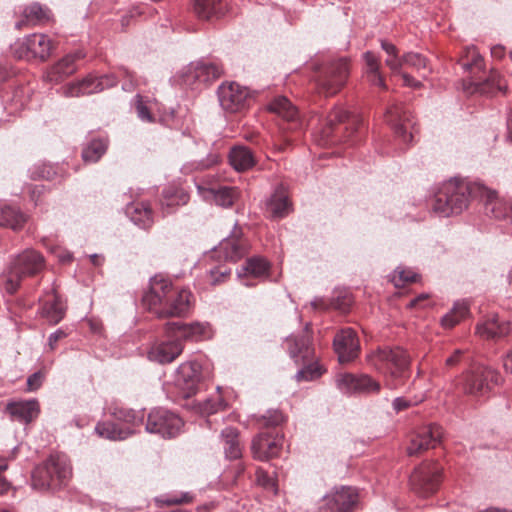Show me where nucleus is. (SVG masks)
<instances>
[{"mask_svg":"<svg viewBox=\"0 0 512 512\" xmlns=\"http://www.w3.org/2000/svg\"><path fill=\"white\" fill-rule=\"evenodd\" d=\"M367 362L385 377L386 385L396 389L409 376L410 356L401 347L381 348L367 355Z\"/></svg>","mask_w":512,"mask_h":512,"instance_id":"obj_1","label":"nucleus"},{"mask_svg":"<svg viewBox=\"0 0 512 512\" xmlns=\"http://www.w3.org/2000/svg\"><path fill=\"white\" fill-rule=\"evenodd\" d=\"M44 268V257L33 249H27L12 259L0 275V286L9 294L15 293L21 281L38 274Z\"/></svg>","mask_w":512,"mask_h":512,"instance_id":"obj_2","label":"nucleus"},{"mask_svg":"<svg viewBox=\"0 0 512 512\" xmlns=\"http://www.w3.org/2000/svg\"><path fill=\"white\" fill-rule=\"evenodd\" d=\"M473 193L470 185L459 179H451L444 183L435 195L432 209L442 217L462 212L468 205L469 196Z\"/></svg>","mask_w":512,"mask_h":512,"instance_id":"obj_3","label":"nucleus"},{"mask_svg":"<svg viewBox=\"0 0 512 512\" xmlns=\"http://www.w3.org/2000/svg\"><path fill=\"white\" fill-rule=\"evenodd\" d=\"M71 475L72 469L68 458L63 454H54L35 468L32 486L38 490L57 489L65 486Z\"/></svg>","mask_w":512,"mask_h":512,"instance_id":"obj_4","label":"nucleus"},{"mask_svg":"<svg viewBox=\"0 0 512 512\" xmlns=\"http://www.w3.org/2000/svg\"><path fill=\"white\" fill-rule=\"evenodd\" d=\"M309 325L307 324L305 330L299 335H292L286 339L287 349L290 357L296 363L306 364L299 370L295 377L297 381H310L318 378L321 374V368L313 364L314 351L311 346V336L308 331Z\"/></svg>","mask_w":512,"mask_h":512,"instance_id":"obj_5","label":"nucleus"},{"mask_svg":"<svg viewBox=\"0 0 512 512\" xmlns=\"http://www.w3.org/2000/svg\"><path fill=\"white\" fill-rule=\"evenodd\" d=\"M501 382L502 378L497 370L477 364L463 373L460 387L464 394L480 398L487 395L494 386Z\"/></svg>","mask_w":512,"mask_h":512,"instance_id":"obj_6","label":"nucleus"},{"mask_svg":"<svg viewBox=\"0 0 512 512\" xmlns=\"http://www.w3.org/2000/svg\"><path fill=\"white\" fill-rule=\"evenodd\" d=\"M442 473L443 467L437 462H423L410 476V484L413 491L421 497H428L434 494L440 486Z\"/></svg>","mask_w":512,"mask_h":512,"instance_id":"obj_7","label":"nucleus"},{"mask_svg":"<svg viewBox=\"0 0 512 512\" xmlns=\"http://www.w3.org/2000/svg\"><path fill=\"white\" fill-rule=\"evenodd\" d=\"M348 76V60L340 58L327 65L317 80V86L326 96H332L345 85Z\"/></svg>","mask_w":512,"mask_h":512,"instance_id":"obj_8","label":"nucleus"},{"mask_svg":"<svg viewBox=\"0 0 512 512\" xmlns=\"http://www.w3.org/2000/svg\"><path fill=\"white\" fill-rule=\"evenodd\" d=\"M183 427L182 419L175 413L163 408L153 409L147 418L146 430L163 438L177 436Z\"/></svg>","mask_w":512,"mask_h":512,"instance_id":"obj_9","label":"nucleus"},{"mask_svg":"<svg viewBox=\"0 0 512 512\" xmlns=\"http://www.w3.org/2000/svg\"><path fill=\"white\" fill-rule=\"evenodd\" d=\"M223 74V68L214 62H192L181 72L180 78L184 85L198 87L218 79Z\"/></svg>","mask_w":512,"mask_h":512,"instance_id":"obj_10","label":"nucleus"},{"mask_svg":"<svg viewBox=\"0 0 512 512\" xmlns=\"http://www.w3.org/2000/svg\"><path fill=\"white\" fill-rule=\"evenodd\" d=\"M167 338H176L183 341L198 342L212 337V328L208 323L203 322H167L164 326Z\"/></svg>","mask_w":512,"mask_h":512,"instance_id":"obj_11","label":"nucleus"},{"mask_svg":"<svg viewBox=\"0 0 512 512\" xmlns=\"http://www.w3.org/2000/svg\"><path fill=\"white\" fill-rule=\"evenodd\" d=\"M358 501V492L355 488L341 486L334 488L321 500L319 512H352Z\"/></svg>","mask_w":512,"mask_h":512,"instance_id":"obj_12","label":"nucleus"},{"mask_svg":"<svg viewBox=\"0 0 512 512\" xmlns=\"http://www.w3.org/2000/svg\"><path fill=\"white\" fill-rule=\"evenodd\" d=\"M442 437L443 429L437 424L420 427L409 435L407 453L409 456H416L430 448H435Z\"/></svg>","mask_w":512,"mask_h":512,"instance_id":"obj_13","label":"nucleus"},{"mask_svg":"<svg viewBox=\"0 0 512 512\" xmlns=\"http://www.w3.org/2000/svg\"><path fill=\"white\" fill-rule=\"evenodd\" d=\"M385 119L403 142L408 143L413 140L416 132L415 122L410 110L406 106L402 104L390 106L385 113Z\"/></svg>","mask_w":512,"mask_h":512,"instance_id":"obj_14","label":"nucleus"},{"mask_svg":"<svg viewBox=\"0 0 512 512\" xmlns=\"http://www.w3.org/2000/svg\"><path fill=\"white\" fill-rule=\"evenodd\" d=\"M51 50L52 43L48 36L34 33L26 36L17 44L15 54L19 59L44 61L50 56Z\"/></svg>","mask_w":512,"mask_h":512,"instance_id":"obj_15","label":"nucleus"},{"mask_svg":"<svg viewBox=\"0 0 512 512\" xmlns=\"http://www.w3.org/2000/svg\"><path fill=\"white\" fill-rule=\"evenodd\" d=\"M118 82L114 74H107L101 77L88 76L81 81L73 82L63 88L66 97H80L98 93L104 89L116 86Z\"/></svg>","mask_w":512,"mask_h":512,"instance_id":"obj_16","label":"nucleus"},{"mask_svg":"<svg viewBox=\"0 0 512 512\" xmlns=\"http://www.w3.org/2000/svg\"><path fill=\"white\" fill-rule=\"evenodd\" d=\"M249 90L236 82H227L218 88L221 107L230 113L240 112L248 106Z\"/></svg>","mask_w":512,"mask_h":512,"instance_id":"obj_17","label":"nucleus"},{"mask_svg":"<svg viewBox=\"0 0 512 512\" xmlns=\"http://www.w3.org/2000/svg\"><path fill=\"white\" fill-rule=\"evenodd\" d=\"M191 297L189 290L176 287L155 314L159 318L185 316L191 307Z\"/></svg>","mask_w":512,"mask_h":512,"instance_id":"obj_18","label":"nucleus"},{"mask_svg":"<svg viewBox=\"0 0 512 512\" xmlns=\"http://www.w3.org/2000/svg\"><path fill=\"white\" fill-rule=\"evenodd\" d=\"M201 380V365L197 361L182 363L176 372L175 383L183 397L194 395Z\"/></svg>","mask_w":512,"mask_h":512,"instance_id":"obj_19","label":"nucleus"},{"mask_svg":"<svg viewBox=\"0 0 512 512\" xmlns=\"http://www.w3.org/2000/svg\"><path fill=\"white\" fill-rule=\"evenodd\" d=\"M333 347L340 363L354 360L360 348L356 332L351 328L342 329L334 336Z\"/></svg>","mask_w":512,"mask_h":512,"instance_id":"obj_20","label":"nucleus"},{"mask_svg":"<svg viewBox=\"0 0 512 512\" xmlns=\"http://www.w3.org/2000/svg\"><path fill=\"white\" fill-rule=\"evenodd\" d=\"M175 288L171 280L162 275H156L150 280V289L143 296V302L150 311L156 313V310L164 304L170 292L174 291Z\"/></svg>","mask_w":512,"mask_h":512,"instance_id":"obj_21","label":"nucleus"},{"mask_svg":"<svg viewBox=\"0 0 512 512\" xmlns=\"http://www.w3.org/2000/svg\"><path fill=\"white\" fill-rule=\"evenodd\" d=\"M283 446V437L268 432L259 433L252 440L251 450L254 458L264 461L279 455Z\"/></svg>","mask_w":512,"mask_h":512,"instance_id":"obj_22","label":"nucleus"},{"mask_svg":"<svg viewBox=\"0 0 512 512\" xmlns=\"http://www.w3.org/2000/svg\"><path fill=\"white\" fill-rule=\"evenodd\" d=\"M337 387L344 393H371L380 390L379 382L368 375L341 374L336 378Z\"/></svg>","mask_w":512,"mask_h":512,"instance_id":"obj_23","label":"nucleus"},{"mask_svg":"<svg viewBox=\"0 0 512 512\" xmlns=\"http://www.w3.org/2000/svg\"><path fill=\"white\" fill-rule=\"evenodd\" d=\"M184 345L176 338H168L166 341L154 343L147 352L150 361L159 364L173 362L183 352Z\"/></svg>","mask_w":512,"mask_h":512,"instance_id":"obj_24","label":"nucleus"},{"mask_svg":"<svg viewBox=\"0 0 512 512\" xmlns=\"http://www.w3.org/2000/svg\"><path fill=\"white\" fill-rule=\"evenodd\" d=\"M85 54L82 50L65 55L55 65H53L46 74V78L50 82H59L65 77L70 76L77 70L76 61L83 59Z\"/></svg>","mask_w":512,"mask_h":512,"instance_id":"obj_25","label":"nucleus"},{"mask_svg":"<svg viewBox=\"0 0 512 512\" xmlns=\"http://www.w3.org/2000/svg\"><path fill=\"white\" fill-rule=\"evenodd\" d=\"M199 194L207 200H213L221 207H230L239 197V190L236 187L221 186L218 189L197 186Z\"/></svg>","mask_w":512,"mask_h":512,"instance_id":"obj_26","label":"nucleus"},{"mask_svg":"<svg viewBox=\"0 0 512 512\" xmlns=\"http://www.w3.org/2000/svg\"><path fill=\"white\" fill-rule=\"evenodd\" d=\"M66 306L54 289L46 294L41 307V316L50 324H58L65 316Z\"/></svg>","mask_w":512,"mask_h":512,"instance_id":"obj_27","label":"nucleus"},{"mask_svg":"<svg viewBox=\"0 0 512 512\" xmlns=\"http://www.w3.org/2000/svg\"><path fill=\"white\" fill-rule=\"evenodd\" d=\"M247 249L248 244L246 240L240 237V231H235L232 236L224 239L220 243L218 252L222 254L226 260L236 262L246 254Z\"/></svg>","mask_w":512,"mask_h":512,"instance_id":"obj_28","label":"nucleus"},{"mask_svg":"<svg viewBox=\"0 0 512 512\" xmlns=\"http://www.w3.org/2000/svg\"><path fill=\"white\" fill-rule=\"evenodd\" d=\"M6 410L13 419L29 423L39 415L40 407L38 401L32 399L8 403Z\"/></svg>","mask_w":512,"mask_h":512,"instance_id":"obj_29","label":"nucleus"},{"mask_svg":"<svg viewBox=\"0 0 512 512\" xmlns=\"http://www.w3.org/2000/svg\"><path fill=\"white\" fill-rule=\"evenodd\" d=\"M481 196L486 198L485 211L495 219H508L510 208L504 200L499 199L494 191L485 187L480 188Z\"/></svg>","mask_w":512,"mask_h":512,"instance_id":"obj_30","label":"nucleus"},{"mask_svg":"<svg viewBox=\"0 0 512 512\" xmlns=\"http://www.w3.org/2000/svg\"><path fill=\"white\" fill-rule=\"evenodd\" d=\"M229 162L231 166L239 171H247L256 164L253 152L245 146H235L229 152Z\"/></svg>","mask_w":512,"mask_h":512,"instance_id":"obj_31","label":"nucleus"},{"mask_svg":"<svg viewBox=\"0 0 512 512\" xmlns=\"http://www.w3.org/2000/svg\"><path fill=\"white\" fill-rule=\"evenodd\" d=\"M224 453L227 459H238L242 455V447L239 440V431L233 427H226L221 432Z\"/></svg>","mask_w":512,"mask_h":512,"instance_id":"obj_32","label":"nucleus"},{"mask_svg":"<svg viewBox=\"0 0 512 512\" xmlns=\"http://www.w3.org/2000/svg\"><path fill=\"white\" fill-rule=\"evenodd\" d=\"M364 74L367 80L375 86L386 89V84L380 73V58L373 52L367 51L363 54Z\"/></svg>","mask_w":512,"mask_h":512,"instance_id":"obj_33","label":"nucleus"},{"mask_svg":"<svg viewBox=\"0 0 512 512\" xmlns=\"http://www.w3.org/2000/svg\"><path fill=\"white\" fill-rule=\"evenodd\" d=\"M126 213L131 221L141 228H149L153 223V212L148 203H132L127 206Z\"/></svg>","mask_w":512,"mask_h":512,"instance_id":"obj_34","label":"nucleus"},{"mask_svg":"<svg viewBox=\"0 0 512 512\" xmlns=\"http://www.w3.org/2000/svg\"><path fill=\"white\" fill-rule=\"evenodd\" d=\"M193 10L197 17L204 20L224 14L221 0H195Z\"/></svg>","mask_w":512,"mask_h":512,"instance_id":"obj_35","label":"nucleus"},{"mask_svg":"<svg viewBox=\"0 0 512 512\" xmlns=\"http://www.w3.org/2000/svg\"><path fill=\"white\" fill-rule=\"evenodd\" d=\"M267 210L273 218H283L291 210L288 196L283 190H277L267 202Z\"/></svg>","mask_w":512,"mask_h":512,"instance_id":"obj_36","label":"nucleus"},{"mask_svg":"<svg viewBox=\"0 0 512 512\" xmlns=\"http://www.w3.org/2000/svg\"><path fill=\"white\" fill-rule=\"evenodd\" d=\"M26 220V216L15 207L4 206L0 211V226L2 227H8L15 231L20 230Z\"/></svg>","mask_w":512,"mask_h":512,"instance_id":"obj_37","label":"nucleus"},{"mask_svg":"<svg viewBox=\"0 0 512 512\" xmlns=\"http://www.w3.org/2000/svg\"><path fill=\"white\" fill-rule=\"evenodd\" d=\"M269 263L261 258V257H252L249 258L245 265L242 267L240 271H238V276H251L253 278H263L268 275Z\"/></svg>","mask_w":512,"mask_h":512,"instance_id":"obj_38","label":"nucleus"},{"mask_svg":"<svg viewBox=\"0 0 512 512\" xmlns=\"http://www.w3.org/2000/svg\"><path fill=\"white\" fill-rule=\"evenodd\" d=\"M269 110L287 121L298 117L297 108L284 96L276 97L270 104Z\"/></svg>","mask_w":512,"mask_h":512,"instance_id":"obj_39","label":"nucleus"},{"mask_svg":"<svg viewBox=\"0 0 512 512\" xmlns=\"http://www.w3.org/2000/svg\"><path fill=\"white\" fill-rule=\"evenodd\" d=\"M95 431L99 436L109 440H124L132 431L129 429H121L115 423L112 422H101L95 427Z\"/></svg>","mask_w":512,"mask_h":512,"instance_id":"obj_40","label":"nucleus"},{"mask_svg":"<svg viewBox=\"0 0 512 512\" xmlns=\"http://www.w3.org/2000/svg\"><path fill=\"white\" fill-rule=\"evenodd\" d=\"M189 195L181 189L168 188L163 191V197L161 199V206L163 209L167 208V213H170V209L184 205L188 202Z\"/></svg>","mask_w":512,"mask_h":512,"instance_id":"obj_41","label":"nucleus"},{"mask_svg":"<svg viewBox=\"0 0 512 512\" xmlns=\"http://www.w3.org/2000/svg\"><path fill=\"white\" fill-rule=\"evenodd\" d=\"M507 85L505 80L502 79L501 75L496 70H491L488 78L481 83H478L476 90L481 93H494L496 91L505 92Z\"/></svg>","mask_w":512,"mask_h":512,"instance_id":"obj_42","label":"nucleus"},{"mask_svg":"<svg viewBox=\"0 0 512 512\" xmlns=\"http://www.w3.org/2000/svg\"><path fill=\"white\" fill-rule=\"evenodd\" d=\"M107 141L105 139H93L82 151V158L85 162H97L106 152Z\"/></svg>","mask_w":512,"mask_h":512,"instance_id":"obj_43","label":"nucleus"},{"mask_svg":"<svg viewBox=\"0 0 512 512\" xmlns=\"http://www.w3.org/2000/svg\"><path fill=\"white\" fill-rule=\"evenodd\" d=\"M469 307L466 301H458L453 308L441 320L445 328H452L468 314Z\"/></svg>","mask_w":512,"mask_h":512,"instance_id":"obj_44","label":"nucleus"},{"mask_svg":"<svg viewBox=\"0 0 512 512\" xmlns=\"http://www.w3.org/2000/svg\"><path fill=\"white\" fill-rule=\"evenodd\" d=\"M404 65L409 66L416 70L422 77H426L430 73L427 65V59L415 52H408L403 55Z\"/></svg>","mask_w":512,"mask_h":512,"instance_id":"obj_45","label":"nucleus"},{"mask_svg":"<svg viewBox=\"0 0 512 512\" xmlns=\"http://www.w3.org/2000/svg\"><path fill=\"white\" fill-rule=\"evenodd\" d=\"M111 414L115 419L132 424L133 426H138L142 423L144 417L143 413L124 407H115Z\"/></svg>","mask_w":512,"mask_h":512,"instance_id":"obj_46","label":"nucleus"},{"mask_svg":"<svg viewBox=\"0 0 512 512\" xmlns=\"http://www.w3.org/2000/svg\"><path fill=\"white\" fill-rule=\"evenodd\" d=\"M24 16L28 21L45 22L49 20V10L37 3H33L25 8Z\"/></svg>","mask_w":512,"mask_h":512,"instance_id":"obj_47","label":"nucleus"},{"mask_svg":"<svg viewBox=\"0 0 512 512\" xmlns=\"http://www.w3.org/2000/svg\"><path fill=\"white\" fill-rule=\"evenodd\" d=\"M499 325V320L497 317H492L485 322L477 325L476 331L477 333L486 339H491L497 337V329Z\"/></svg>","mask_w":512,"mask_h":512,"instance_id":"obj_48","label":"nucleus"},{"mask_svg":"<svg viewBox=\"0 0 512 512\" xmlns=\"http://www.w3.org/2000/svg\"><path fill=\"white\" fill-rule=\"evenodd\" d=\"M466 61H462L461 66L464 70H470L472 67H481L482 57L475 47H468L465 50Z\"/></svg>","mask_w":512,"mask_h":512,"instance_id":"obj_49","label":"nucleus"},{"mask_svg":"<svg viewBox=\"0 0 512 512\" xmlns=\"http://www.w3.org/2000/svg\"><path fill=\"white\" fill-rule=\"evenodd\" d=\"M423 401V397H397L392 401V408L395 413L402 412L410 407L416 406Z\"/></svg>","mask_w":512,"mask_h":512,"instance_id":"obj_50","label":"nucleus"},{"mask_svg":"<svg viewBox=\"0 0 512 512\" xmlns=\"http://www.w3.org/2000/svg\"><path fill=\"white\" fill-rule=\"evenodd\" d=\"M218 161H219V156L215 153H211L207 156L206 159L201 160L196 163H191V164L185 165L184 168L187 170H204V169L210 168L213 165L217 164Z\"/></svg>","mask_w":512,"mask_h":512,"instance_id":"obj_51","label":"nucleus"},{"mask_svg":"<svg viewBox=\"0 0 512 512\" xmlns=\"http://www.w3.org/2000/svg\"><path fill=\"white\" fill-rule=\"evenodd\" d=\"M416 278L417 275L412 270L398 269L395 271L393 281L396 286H401L409 282H415Z\"/></svg>","mask_w":512,"mask_h":512,"instance_id":"obj_52","label":"nucleus"},{"mask_svg":"<svg viewBox=\"0 0 512 512\" xmlns=\"http://www.w3.org/2000/svg\"><path fill=\"white\" fill-rule=\"evenodd\" d=\"M224 408V402L221 399L205 400L200 404V411L202 414L211 415Z\"/></svg>","mask_w":512,"mask_h":512,"instance_id":"obj_53","label":"nucleus"},{"mask_svg":"<svg viewBox=\"0 0 512 512\" xmlns=\"http://www.w3.org/2000/svg\"><path fill=\"white\" fill-rule=\"evenodd\" d=\"M136 112L139 119L145 122H153L154 118L148 109V107L144 104L143 99L140 95H136Z\"/></svg>","mask_w":512,"mask_h":512,"instance_id":"obj_54","label":"nucleus"},{"mask_svg":"<svg viewBox=\"0 0 512 512\" xmlns=\"http://www.w3.org/2000/svg\"><path fill=\"white\" fill-rule=\"evenodd\" d=\"M348 113L343 108L336 106L333 110L327 115L326 122L327 125L333 126L335 123H341L345 119H347Z\"/></svg>","mask_w":512,"mask_h":512,"instance_id":"obj_55","label":"nucleus"},{"mask_svg":"<svg viewBox=\"0 0 512 512\" xmlns=\"http://www.w3.org/2000/svg\"><path fill=\"white\" fill-rule=\"evenodd\" d=\"M256 478L259 485L263 486L265 489L272 490L274 493L277 492L275 483L267 472L258 469L256 472Z\"/></svg>","mask_w":512,"mask_h":512,"instance_id":"obj_56","label":"nucleus"},{"mask_svg":"<svg viewBox=\"0 0 512 512\" xmlns=\"http://www.w3.org/2000/svg\"><path fill=\"white\" fill-rule=\"evenodd\" d=\"M263 418L265 420V425L267 426H277L284 421L283 414L278 410L268 411Z\"/></svg>","mask_w":512,"mask_h":512,"instance_id":"obj_57","label":"nucleus"},{"mask_svg":"<svg viewBox=\"0 0 512 512\" xmlns=\"http://www.w3.org/2000/svg\"><path fill=\"white\" fill-rule=\"evenodd\" d=\"M386 65L392 70L394 73H400L401 68L404 66L403 56L399 57L398 53L391 56H388L385 60Z\"/></svg>","mask_w":512,"mask_h":512,"instance_id":"obj_58","label":"nucleus"},{"mask_svg":"<svg viewBox=\"0 0 512 512\" xmlns=\"http://www.w3.org/2000/svg\"><path fill=\"white\" fill-rule=\"evenodd\" d=\"M44 375L41 372H35L27 379V388L29 391L37 390L43 381Z\"/></svg>","mask_w":512,"mask_h":512,"instance_id":"obj_59","label":"nucleus"},{"mask_svg":"<svg viewBox=\"0 0 512 512\" xmlns=\"http://www.w3.org/2000/svg\"><path fill=\"white\" fill-rule=\"evenodd\" d=\"M191 501H192V496L189 493H183L180 496L168 497L163 502L167 505H179L182 503H189Z\"/></svg>","mask_w":512,"mask_h":512,"instance_id":"obj_60","label":"nucleus"},{"mask_svg":"<svg viewBox=\"0 0 512 512\" xmlns=\"http://www.w3.org/2000/svg\"><path fill=\"white\" fill-rule=\"evenodd\" d=\"M66 336H67V334L62 329H58L55 332L51 333L48 338V346H49L50 350L53 351L56 348L57 342L60 339L65 338Z\"/></svg>","mask_w":512,"mask_h":512,"instance_id":"obj_61","label":"nucleus"},{"mask_svg":"<svg viewBox=\"0 0 512 512\" xmlns=\"http://www.w3.org/2000/svg\"><path fill=\"white\" fill-rule=\"evenodd\" d=\"M512 333V324L510 322H499L497 337H505Z\"/></svg>","mask_w":512,"mask_h":512,"instance_id":"obj_62","label":"nucleus"},{"mask_svg":"<svg viewBox=\"0 0 512 512\" xmlns=\"http://www.w3.org/2000/svg\"><path fill=\"white\" fill-rule=\"evenodd\" d=\"M463 355V351L460 349H457L454 351V353L448 357L445 361L446 366L453 367L457 365L460 361L461 356Z\"/></svg>","mask_w":512,"mask_h":512,"instance_id":"obj_63","label":"nucleus"},{"mask_svg":"<svg viewBox=\"0 0 512 512\" xmlns=\"http://www.w3.org/2000/svg\"><path fill=\"white\" fill-rule=\"evenodd\" d=\"M503 368L506 373H512V350L503 358Z\"/></svg>","mask_w":512,"mask_h":512,"instance_id":"obj_64","label":"nucleus"}]
</instances>
